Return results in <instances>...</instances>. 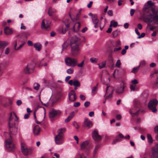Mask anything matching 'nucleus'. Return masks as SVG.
<instances>
[{"instance_id":"obj_11","label":"nucleus","mask_w":158,"mask_h":158,"mask_svg":"<svg viewBox=\"0 0 158 158\" xmlns=\"http://www.w3.org/2000/svg\"><path fill=\"white\" fill-rule=\"evenodd\" d=\"M51 22L50 20L46 19L42 20L41 27L44 29L48 30L50 29Z\"/></svg>"},{"instance_id":"obj_29","label":"nucleus","mask_w":158,"mask_h":158,"mask_svg":"<svg viewBox=\"0 0 158 158\" xmlns=\"http://www.w3.org/2000/svg\"><path fill=\"white\" fill-rule=\"evenodd\" d=\"M30 35V33L29 32H23L22 34V37H23L24 38L27 39L28 37ZM17 37H21V36H20L19 35L17 36Z\"/></svg>"},{"instance_id":"obj_24","label":"nucleus","mask_w":158,"mask_h":158,"mask_svg":"<svg viewBox=\"0 0 158 158\" xmlns=\"http://www.w3.org/2000/svg\"><path fill=\"white\" fill-rule=\"evenodd\" d=\"M92 20L94 24H98L99 22L98 16L96 15H92Z\"/></svg>"},{"instance_id":"obj_8","label":"nucleus","mask_w":158,"mask_h":158,"mask_svg":"<svg viewBox=\"0 0 158 158\" xmlns=\"http://www.w3.org/2000/svg\"><path fill=\"white\" fill-rule=\"evenodd\" d=\"M21 149L22 152L25 156L31 154L32 152V150L31 148H28L25 143H21Z\"/></svg>"},{"instance_id":"obj_19","label":"nucleus","mask_w":158,"mask_h":158,"mask_svg":"<svg viewBox=\"0 0 158 158\" xmlns=\"http://www.w3.org/2000/svg\"><path fill=\"white\" fill-rule=\"evenodd\" d=\"M69 84L71 85H73L74 86H79L80 85L79 82L75 79L69 81Z\"/></svg>"},{"instance_id":"obj_14","label":"nucleus","mask_w":158,"mask_h":158,"mask_svg":"<svg viewBox=\"0 0 158 158\" xmlns=\"http://www.w3.org/2000/svg\"><path fill=\"white\" fill-rule=\"evenodd\" d=\"M77 96L74 90H71L69 93V98L72 102L75 101L77 99Z\"/></svg>"},{"instance_id":"obj_33","label":"nucleus","mask_w":158,"mask_h":158,"mask_svg":"<svg viewBox=\"0 0 158 158\" xmlns=\"http://www.w3.org/2000/svg\"><path fill=\"white\" fill-rule=\"evenodd\" d=\"M152 77L154 76H157V78L156 80V83H158V70L155 71L152 74H151Z\"/></svg>"},{"instance_id":"obj_12","label":"nucleus","mask_w":158,"mask_h":158,"mask_svg":"<svg viewBox=\"0 0 158 158\" xmlns=\"http://www.w3.org/2000/svg\"><path fill=\"white\" fill-rule=\"evenodd\" d=\"M61 114V112L60 110H56L54 109H51L49 112V117L50 118H53L57 115H60Z\"/></svg>"},{"instance_id":"obj_9","label":"nucleus","mask_w":158,"mask_h":158,"mask_svg":"<svg viewBox=\"0 0 158 158\" xmlns=\"http://www.w3.org/2000/svg\"><path fill=\"white\" fill-rule=\"evenodd\" d=\"M65 63L66 64L72 67H75L77 64V60L74 58L67 57L65 59Z\"/></svg>"},{"instance_id":"obj_20","label":"nucleus","mask_w":158,"mask_h":158,"mask_svg":"<svg viewBox=\"0 0 158 158\" xmlns=\"http://www.w3.org/2000/svg\"><path fill=\"white\" fill-rule=\"evenodd\" d=\"M124 89V86L123 84H121L118 85L116 90V92L118 94L122 93L123 92Z\"/></svg>"},{"instance_id":"obj_42","label":"nucleus","mask_w":158,"mask_h":158,"mask_svg":"<svg viewBox=\"0 0 158 158\" xmlns=\"http://www.w3.org/2000/svg\"><path fill=\"white\" fill-rule=\"evenodd\" d=\"M40 85L38 83H35L34 84V89L37 90L39 89Z\"/></svg>"},{"instance_id":"obj_16","label":"nucleus","mask_w":158,"mask_h":158,"mask_svg":"<svg viewBox=\"0 0 158 158\" xmlns=\"http://www.w3.org/2000/svg\"><path fill=\"white\" fill-rule=\"evenodd\" d=\"M114 90V89L112 87L110 86H107L106 89L105 96L106 97H111Z\"/></svg>"},{"instance_id":"obj_22","label":"nucleus","mask_w":158,"mask_h":158,"mask_svg":"<svg viewBox=\"0 0 158 158\" xmlns=\"http://www.w3.org/2000/svg\"><path fill=\"white\" fill-rule=\"evenodd\" d=\"M66 131V129L64 127L61 128L57 131V135L64 136V134Z\"/></svg>"},{"instance_id":"obj_1","label":"nucleus","mask_w":158,"mask_h":158,"mask_svg":"<svg viewBox=\"0 0 158 158\" xmlns=\"http://www.w3.org/2000/svg\"><path fill=\"white\" fill-rule=\"evenodd\" d=\"M80 39L76 37H73L70 41L71 53L73 55H76L79 53L81 49Z\"/></svg>"},{"instance_id":"obj_63","label":"nucleus","mask_w":158,"mask_h":158,"mask_svg":"<svg viewBox=\"0 0 158 158\" xmlns=\"http://www.w3.org/2000/svg\"><path fill=\"white\" fill-rule=\"evenodd\" d=\"M20 29H21L25 30L26 28V27L23 25V23H21V24Z\"/></svg>"},{"instance_id":"obj_44","label":"nucleus","mask_w":158,"mask_h":158,"mask_svg":"<svg viewBox=\"0 0 158 158\" xmlns=\"http://www.w3.org/2000/svg\"><path fill=\"white\" fill-rule=\"evenodd\" d=\"M99 147V146L98 145H97L95 146L93 152V154L94 155H95L96 154Z\"/></svg>"},{"instance_id":"obj_35","label":"nucleus","mask_w":158,"mask_h":158,"mask_svg":"<svg viewBox=\"0 0 158 158\" xmlns=\"http://www.w3.org/2000/svg\"><path fill=\"white\" fill-rule=\"evenodd\" d=\"M140 68V65H139L138 66L136 67H134L133 69L131 70V72L135 73L137 72L139 70Z\"/></svg>"},{"instance_id":"obj_17","label":"nucleus","mask_w":158,"mask_h":158,"mask_svg":"<svg viewBox=\"0 0 158 158\" xmlns=\"http://www.w3.org/2000/svg\"><path fill=\"white\" fill-rule=\"evenodd\" d=\"M92 137L96 141H99L101 139V136L98 134V132L96 131L93 132Z\"/></svg>"},{"instance_id":"obj_31","label":"nucleus","mask_w":158,"mask_h":158,"mask_svg":"<svg viewBox=\"0 0 158 158\" xmlns=\"http://www.w3.org/2000/svg\"><path fill=\"white\" fill-rule=\"evenodd\" d=\"M56 10L55 9H52L51 8L49 9L48 14L49 16H52L53 15L54 13H56Z\"/></svg>"},{"instance_id":"obj_56","label":"nucleus","mask_w":158,"mask_h":158,"mask_svg":"<svg viewBox=\"0 0 158 158\" xmlns=\"http://www.w3.org/2000/svg\"><path fill=\"white\" fill-rule=\"evenodd\" d=\"M108 15L110 16H112L113 15V12L112 10H110L107 11Z\"/></svg>"},{"instance_id":"obj_30","label":"nucleus","mask_w":158,"mask_h":158,"mask_svg":"<svg viewBox=\"0 0 158 158\" xmlns=\"http://www.w3.org/2000/svg\"><path fill=\"white\" fill-rule=\"evenodd\" d=\"M130 89L131 91H137L139 90V88L137 87L136 85H133L130 83Z\"/></svg>"},{"instance_id":"obj_10","label":"nucleus","mask_w":158,"mask_h":158,"mask_svg":"<svg viewBox=\"0 0 158 158\" xmlns=\"http://www.w3.org/2000/svg\"><path fill=\"white\" fill-rule=\"evenodd\" d=\"M155 6L151 0L148 1L147 2V7L143 9L144 11L148 13V10L151 9L154 12L155 11Z\"/></svg>"},{"instance_id":"obj_13","label":"nucleus","mask_w":158,"mask_h":158,"mask_svg":"<svg viewBox=\"0 0 158 158\" xmlns=\"http://www.w3.org/2000/svg\"><path fill=\"white\" fill-rule=\"evenodd\" d=\"M54 140L56 144L59 145L63 143L64 141V136L57 135L55 136Z\"/></svg>"},{"instance_id":"obj_15","label":"nucleus","mask_w":158,"mask_h":158,"mask_svg":"<svg viewBox=\"0 0 158 158\" xmlns=\"http://www.w3.org/2000/svg\"><path fill=\"white\" fill-rule=\"evenodd\" d=\"M89 144V141L87 140L84 141L81 144V149L83 151H85L89 150L88 146Z\"/></svg>"},{"instance_id":"obj_21","label":"nucleus","mask_w":158,"mask_h":158,"mask_svg":"<svg viewBox=\"0 0 158 158\" xmlns=\"http://www.w3.org/2000/svg\"><path fill=\"white\" fill-rule=\"evenodd\" d=\"M81 24L79 22H77L75 23L73 27V31L74 32H77L78 31L80 28Z\"/></svg>"},{"instance_id":"obj_40","label":"nucleus","mask_w":158,"mask_h":158,"mask_svg":"<svg viewBox=\"0 0 158 158\" xmlns=\"http://www.w3.org/2000/svg\"><path fill=\"white\" fill-rule=\"evenodd\" d=\"M152 150L153 151V152L155 151L156 152H158V144L155 145L154 147H152Z\"/></svg>"},{"instance_id":"obj_52","label":"nucleus","mask_w":158,"mask_h":158,"mask_svg":"<svg viewBox=\"0 0 158 158\" xmlns=\"http://www.w3.org/2000/svg\"><path fill=\"white\" fill-rule=\"evenodd\" d=\"M90 104V102L89 101L85 102L84 103V106L87 107L89 106Z\"/></svg>"},{"instance_id":"obj_36","label":"nucleus","mask_w":158,"mask_h":158,"mask_svg":"<svg viewBox=\"0 0 158 158\" xmlns=\"http://www.w3.org/2000/svg\"><path fill=\"white\" fill-rule=\"evenodd\" d=\"M34 46L36 51H40V43L37 42L35 43Z\"/></svg>"},{"instance_id":"obj_3","label":"nucleus","mask_w":158,"mask_h":158,"mask_svg":"<svg viewBox=\"0 0 158 158\" xmlns=\"http://www.w3.org/2000/svg\"><path fill=\"white\" fill-rule=\"evenodd\" d=\"M149 17V18L146 19L145 21L148 25H151L154 23L158 24V15H150Z\"/></svg>"},{"instance_id":"obj_49","label":"nucleus","mask_w":158,"mask_h":158,"mask_svg":"<svg viewBox=\"0 0 158 158\" xmlns=\"http://www.w3.org/2000/svg\"><path fill=\"white\" fill-rule=\"evenodd\" d=\"M97 86L94 87L93 88V89L92 90V93L93 94H94L95 93L96 90H97Z\"/></svg>"},{"instance_id":"obj_25","label":"nucleus","mask_w":158,"mask_h":158,"mask_svg":"<svg viewBox=\"0 0 158 158\" xmlns=\"http://www.w3.org/2000/svg\"><path fill=\"white\" fill-rule=\"evenodd\" d=\"M5 34L6 35H10L12 34V30L8 27H6L4 29Z\"/></svg>"},{"instance_id":"obj_60","label":"nucleus","mask_w":158,"mask_h":158,"mask_svg":"<svg viewBox=\"0 0 158 158\" xmlns=\"http://www.w3.org/2000/svg\"><path fill=\"white\" fill-rule=\"evenodd\" d=\"M80 98L81 100H84L85 99V97L83 95H80Z\"/></svg>"},{"instance_id":"obj_64","label":"nucleus","mask_w":158,"mask_h":158,"mask_svg":"<svg viewBox=\"0 0 158 158\" xmlns=\"http://www.w3.org/2000/svg\"><path fill=\"white\" fill-rule=\"evenodd\" d=\"M16 104L18 106H20L22 104V102L21 100H18L16 102Z\"/></svg>"},{"instance_id":"obj_18","label":"nucleus","mask_w":158,"mask_h":158,"mask_svg":"<svg viewBox=\"0 0 158 158\" xmlns=\"http://www.w3.org/2000/svg\"><path fill=\"white\" fill-rule=\"evenodd\" d=\"M20 41L19 40H16L15 42L14 48L15 50H17L20 49L25 44V42L24 41H21V44L18 47H17L18 42Z\"/></svg>"},{"instance_id":"obj_26","label":"nucleus","mask_w":158,"mask_h":158,"mask_svg":"<svg viewBox=\"0 0 158 158\" xmlns=\"http://www.w3.org/2000/svg\"><path fill=\"white\" fill-rule=\"evenodd\" d=\"M150 157V158H158V152H153L151 150Z\"/></svg>"},{"instance_id":"obj_4","label":"nucleus","mask_w":158,"mask_h":158,"mask_svg":"<svg viewBox=\"0 0 158 158\" xmlns=\"http://www.w3.org/2000/svg\"><path fill=\"white\" fill-rule=\"evenodd\" d=\"M5 142L6 147L9 151H13L15 150V147L11 137L6 139Z\"/></svg>"},{"instance_id":"obj_51","label":"nucleus","mask_w":158,"mask_h":158,"mask_svg":"<svg viewBox=\"0 0 158 158\" xmlns=\"http://www.w3.org/2000/svg\"><path fill=\"white\" fill-rule=\"evenodd\" d=\"M27 44L28 46H31L34 45L32 42L30 40H28L27 42Z\"/></svg>"},{"instance_id":"obj_38","label":"nucleus","mask_w":158,"mask_h":158,"mask_svg":"<svg viewBox=\"0 0 158 158\" xmlns=\"http://www.w3.org/2000/svg\"><path fill=\"white\" fill-rule=\"evenodd\" d=\"M80 13H79V14H78L77 15V17L76 19H73L72 17H71V14L70 13H69V17H70V18L71 19V20L73 21H77V20H78V19H79V16L80 15Z\"/></svg>"},{"instance_id":"obj_53","label":"nucleus","mask_w":158,"mask_h":158,"mask_svg":"<svg viewBox=\"0 0 158 158\" xmlns=\"http://www.w3.org/2000/svg\"><path fill=\"white\" fill-rule=\"evenodd\" d=\"M80 105L79 102H75L74 103L73 106L75 107H77L79 106Z\"/></svg>"},{"instance_id":"obj_41","label":"nucleus","mask_w":158,"mask_h":158,"mask_svg":"<svg viewBox=\"0 0 158 158\" xmlns=\"http://www.w3.org/2000/svg\"><path fill=\"white\" fill-rule=\"evenodd\" d=\"M99 65L100 69H102L105 67L106 65V62L103 61L102 62L101 64H98Z\"/></svg>"},{"instance_id":"obj_34","label":"nucleus","mask_w":158,"mask_h":158,"mask_svg":"<svg viewBox=\"0 0 158 158\" xmlns=\"http://www.w3.org/2000/svg\"><path fill=\"white\" fill-rule=\"evenodd\" d=\"M40 111H41V114H43L44 118L46 114L45 109L44 107L40 106Z\"/></svg>"},{"instance_id":"obj_7","label":"nucleus","mask_w":158,"mask_h":158,"mask_svg":"<svg viewBox=\"0 0 158 158\" xmlns=\"http://www.w3.org/2000/svg\"><path fill=\"white\" fill-rule=\"evenodd\" d=\"M133 105L135 107V109H131L130 111V113L131 115L134 116L135 115H137L139 112V110L135 111L136 109H137L139 106V101L137 99H134L133 101Z\"/></svg>"},{"instance_id":"obj_27","label":"nucleus","mask_w":158,"mask_h":158,"mask_svg":"<svg viewBox=\"0 0 158 158\" xmlns=\"http://www.w3.org/2000/svg\"><path fill=\"white\" fill-rule=\"evenodd\" d=\"M74 115V112H73L67 118L64 120V122L67 123L69 122L73 117Z\"/></svg>"},{"instance_id":"obj_55","label":"nucleus","mask_w":158,"mask_h":158,"mask_svg":"<svg viewBox=\"0 0 158 158\" xmlns=\"http://www.w3.org/2000/svg\"><path fill=\"white\" fill-rule=\"evenodd\" d=\"M10 52V49L8 48H7L5 50V53L6 55H8Z\"/></svg>"},{"instance_id":"obj_59","label":"nucleus","mask_w":158,"mask_h":158,"mask_svg":"<svg viewBox=\"0 0 158 158\" xmlns=\"http://www.w3.org/2000/svg\"><path fill=\"white\" fill-rule=\"evenodd\" d=\"M135 12V10L134 9H131L130 10V15L131 16H132Z\"/></svg>"},{"instance_id":"obj_48","label":"nucleus","mask_w":158,"mask_h":158,"mask_svg":"<svg viewBox=\"0 0 158 158\" xmlns=\"http://www.w3.org/2000/svg\"><path fill=\"white\" fill-rule=\"evenodd\" d=\"M121 64V63L120 60H118L115 64V66L117 67H119Z\"/></svg>"},{"instance_id":"obj_54","label":"nucleus","mask_w":158,"mask_h":158,"mask_svg":"<svg viewBox=\"0 0 158 158\" xmlns=\"http://www.w3.org/2000/svg\"><path fill=\"white\" fill-rule=\"evenodd\" d=\"M145 34L144 33H142L141 34V35H139V36L137 37L138 39H140L142 37H144L145 36Z\"/></svg>"},{"instance_id":"obj_32","label":"nucleus","mask_w":158,"mask_h":158,"mask_svg":"<svg viewBox=\"0 0 158 158\" xmlns=\"http://www.w3.org/2000/svg\"><path fill=\"white\" fill-rule=\"evenodd\" d=\"M118 25V23L114 20L111 21L110 22V27H111L113 26L114 27H116Z\"/></svg>"},{"instance_id":"obj_39","label":"nucleus","mask_w":158,"mask_h":158,"mask_svg":"<svg viewBox=\"0 0 158 158\" xmlns=\"http://www.w3.org/2000/svg\"><path fill=\"white\" fill-rule=\"evenodd\" d=\"M147 138L149 143L150 144H151L153 142V140L151 135L150 134H148Z\"/></svg>"},{"instance_id":"obj_45","label":"nucleus","mask_w":158,"mask_h":158,"mask_svg":"<svg viewBox=\"0 0 158 158\" xmlns=\"http://www.w3.org/2000/svg\"><path fill=\"white\" fill-rule=\"evenodd\" d=\"M131 83L133 85H137L138 83V81L135 79L131 81Z\"/></svg>"},{"instance_id":"obj_58","label":"nucleus","mask_w":158,"mask_h":158,"mask_svg":"<svg viewBox=\"0 0 158 158\" xmlns=\"http://www.w3.org/2000/svg\"><path fill=\"white\" fill-rule=\"evenodd\" d=\"M73 125L76 129H77L79 128V126L76 122H73Z\"/></svg>"},{"instance_id":"obj_61","label":"nucleus","mask_w":158,"mask_h":158,"mask_svg":"<svg viewBox=\"0 0 158 158\" xmlns=\"http://www.w3.org/2000/svg\"><path fill=\"white\" fill-rule=\"evenodd\" d=\"M30 114V113H27L25 114L24 116V118L25 119L28 118Z\"/></svg>"},{"instance_id":"obj_62","label":"nucleus","mask_w":158,"mask_h":158,"mask_svg":"<svg viewBox=\"0 0 158 158\" xmlns=\"http://www.w3.org/2000/svg\"><path fill=\"white\" fill-rule=\"evenodd\" d=\"M84 63V61H82L81 63L78 64L77 65L79 67H82Z\"/></svg>"},{"instance_id":"obj_50","label":"nucleus","mask_w":158,"mask_h":158,"mask_svg":"<svg viewBox=\"0 0 158 158\" xmlns=\"http://www.w3.org/2000/svg\"><path fill=\"white\" fill-rule=\"evenodd\" d=\"M68 44L66 42H64L63 44L62 45L63 49H66L68 47Z\"/></svg>"},{"instance_id":"obj_43","label":"nucleus","mask_w":158,"mask_h":158,"mask_svg":"<svg viewBox=\"0 0 158 158\" xmlns=\"http://www.w3.org/2000/svg\"><path fill=\"white\" fill-rule=\"evenodd\" d=\"M119 31L118 30H115L112 32V35L114 37H116L118 35Z\"/></svg>"},{"instance_id":"obj_5","label":"nucleus","mask_w":158,"mask_h":158,"mask_svg":"<svg viewBox=\"0 0 158 158\" xmlns=\"http://www.w3.org/2000/svg\"><path fill=\"white\" fill-rule=\"evenodd\" d=\"M34 67L35 64L33 62L29 63L24 67L23 72L26 74L31 73L33 72Z\"/></svg>"},{"instance_id":"obj_37","label":"nucleus","mask_w":158,"mask_h":158,"mask_svg":"<svg viewBox=\"0 0 158 158\" xmlns=\"http://www.w3.org/2000/svg\"><path fill=\"white\" fill-rule=\"evenodd\" d=\"M98 59L96 58L91 57L90 59V61L93 63H96L98 62Z\"/></svg>"},{"instance_id":"obj_2","label":"nucleus","mask_w":158,"mask_h":158,"mask_svg":"<svg viewBox=\"0 0 158 158\" xmlns=\"http://www.w3.org/2000/svg\"><path fill=\"white\" fill-rule=\"evenodd\" d=\"M12 114L11 113L10 114V116L9 118V131H10V136L11 137V134L15 135L17 131V128L15 126V123L14 120H13Z\"/></svg>"},{"instance_id":"obj_28","label":"nucleus","mask_w":158,"mask_h":158,"mask_svg":"<svg viewBox=\"0 0 158 158\" xmlns=\"http://www.w3.org/2000/svg\"><path fill=\"white\" fill-rule=\"evenodd\" d=\"M33 132L35 135H38L40 132V127L38 125H36L33 129Z\"/></svg>"},{"instance_id":"obj_46","label":"nucleus","mask_w":158,"mask_h":158,"mask_svg":"<svg viewBox=\"0 0 158 158\" xmlns=\"http://www.w3.org/2000/svg\"><path fill=\"white\" fill-rule=\"evenodd\" d=\"M8 44V43L6 41H2V47L4 48Z\"/></svg>"},{"instance_id":"obj_23","label":"nucleus","mask_w":158,"mask_h":158,"mask_svg":"<svg viewBox=\"0 0 158 158\" xmlns=\"http://www.w3.org/2000/svg\"><path fill=\"white\" fill-rule=\"evenodd\" d=\"M84 123V125L88 127H91L93 125L92 122L88 120V119L87 118L85 119Z\"/></svg>"},{"instance_id":"obj_47","label":"nucleus","mask_w":158,"mask_h":158,"mask_svg":"<svg viewBox=\"0 0 158 158\" xmlns=\"http://www.w3.org/2000/svg\"><path fill=\"white\" fill-rule=\"evenodd\" d=\"M66 72L68 74H71L73 73V70L72 68H70L68 69Z\"/></svg>"},{"instance_id":"obj_6","label":"nucleus","mask_w":158,"mask_h":158,"mask_svg":"<svg viewBox=\"0 0 158 158\" xmlns=\"http://www.w3.org/2000/svg\"><path fill=\"white\" fill-rule=\"evenodd\" d=\"M158 102L156 99H152L150 101L148 104V107L150 110H152L153 112H156L157 109L156 107L158 104Z\"/></svg>"},{"instance_id":"obj_57","label":"nucleus","mask_w":158,"mask_h":158,"mask_svg":"<svg viewBox=\"0 0 158 158\" xmlns=\"http://www.w3.org/2000/svg\"><path fill=\"white\" fill-rule=\"evenodd\" d=\"M74 139L76 141L77 143L78 144L79 143V139L78 137L76 135L74 136Z\"/></svg>"}]
</instances>
